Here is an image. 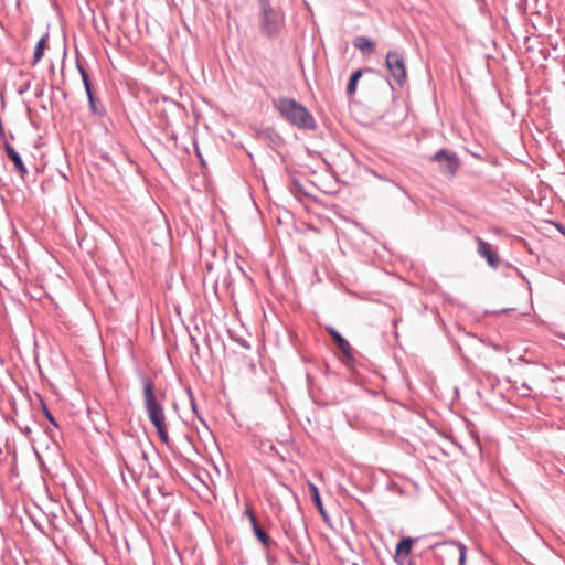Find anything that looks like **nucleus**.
Returning <instances> with one entry per match:
<instances>
[{
  "instance_id": "f257e3e1",
  "label": "nucleus",
  "mask_w": 565,
  "mask_h": 565,
  "mask_svg": "<svg viewBox=\"0 0 565 565\" xmlns=\"http://www.w3.org/2000/svg\"><path fill=\"white\" fill-rule=\"evenodd\" d=\"M141 381L143 385L142 393L145 398V408L148 418L156 428V431L161 443L169 446L170 437L168 426L166 423L164 411L161 402H159L154 393V383L147 375H142Z\"/></svg>"
},
{
  "instance_id": "412c9836",
  "label": "nucleus",
  "mask_w": 565,
  "mask_h": 565,
  "mask_svg": "<svg viewBox=\"0 0 565 565\" xmlns=\"http://www.w3.org/2000/svg\"><path fill=\"white\" fill-rule=\"evenodd\" d=\"M362 76V71L356 70L352 75L347 86V92L349 95H352L356 90V83Z\"/></svg>"
},
{
  "instance_id": "2f4dec72",
  "label": "nucleus",
  "mask_w": 565,
  "mask_h": 565,
  "mask_svg": "<svg viewBox=\"0 0 565 565\" xmlns=\"http://www.w3.org/2000/svg\"><path fill=\"white\" fill-rule=\"evenodd\" d=\"M42 94H43V89L41 88V89L36 93V96H38V97H40Z\"/></svg>"
},
{
  "instance_id": "f8f14e48",
  "label": "nucleus",
  "mask_w": 565,
  "mask_h": 565,
  "mask_svg": "<svg viewBox=\"0 0 565 565\" xmlns=\"http://www.w3.org/2000/svg\"><path fill=\"white\" fill-rule=\"evenodd\" d=\"M477 241L479 255L484 257L491 267H495L498 265L499 259L497 254L491 249L490 244L482 241L481 238H478Z\"/></svg>"
},
{
  "instance_id": "c756f323",
  "label": "nucleus",
  "mask_w": 565,
  "mask_h": 565,
  "mask_svg": "<svg viewBox=\"0 0 565 565\" xmlns=\"http://www.w3.org/2000/svg\"><path fill=\"white\" fill-rule=\"evenodd\" d=\"M52 89H54L55 92H61V93H62V96H63L64 98H66V93H65V92H63L60 87H57V86H52Z\"/></svg>"
},
{
  "instance_id": "6e6552de",
  "label": "nucleus",
  "mask_w": 565,
  "mask_h": 565,
  "mask_svg": "<svg viewBox=\"0 0 565 565\" xmlns=\"http://www.w3.org/2000/svg\"><path fill=\"white\" fill-rule=\"evenodd\" d=\"M244 514L248 518L253 533L263 547L269 550L271 545H275L268 533L259 525L255 513L250 509H246Z\"/></svg>"
},
{
  "instance_id": "aec40b11",
  "label": "nucleus",
  "mask_w": 565,
  "mask_h": 565,
  "mask_svg": "<svg viewBox=\"0 0 565 565\" xmlns=\"http://www.w3.org/2000/svg\"><path fill=\"white\" fill-rule=\"evenodd\" d=\"M412 545H413L412 539H409V537L403 539L396 546V554L403 555L405 557L408 556L412 551Z\"/></svg>"
},
{
  "instance_id": "a211bd4d",
  "label": "nucleus",
  "mask_w": 565,
  "mask_h": 565,
  "mask_svg": "<svg viewBox=\"0 0 565 565\" xmlns=\"http://www.w3.org/2000/svg\"><path fill=\"white\" fill-rule=\"evenodd\" d=\"M353 45L363 53L364 52L372 53V52H374V49H375L374 43L365 36L355 38L353 41Z\"/></svg>"
},
{
  "instance_id": "c85d7f7f",
  "label": "nucleus",
  "mask_w": 565,
  "mask_h": 565,
  "mask_svg": "<svg viewBox=\"0 0 565 565\" xmlns=\"http://www.w3.org/2000/svg\"><path fill=\"white\" fill-rule=\"evenodd\" d=\"M319 511H320V515H322V516H323L324 521H326V522H329V518H328V515L324 513V511H323V508H322V504H321V503H320Z\"/></svg>"
},
{
  "instance_id": "f3484780",
  "label": "nucleus",
  "mask_w": 565,
  "mask_h": 565,
  "mask_svg": "<svg viewBox=\"0 0 565 565\" xmlns=\"http://www.w3.org/2000/svg\"><path fill=\"white\" fill-rule=\"evenodd\" d=\"M76 68H77L78 73H79V75L82 77L83 85H84L86 94L95 92L93 83L90 81V77H89L87 71L85 70V67L83 66V64L79 61H76Z\"/></svg>"
},
{
  "instance_id": "1a4fd4ad",
  "label": "nucleus",
  "mask_w": 565,
  "mask_h": 565,
  "mask_svg": "<svg viewBox=\"0 0 565 565\" xmlns=\"http://www.w3.org/2000/svg\"><path fill=\"white\" fill-rule=\"evenodd\" d=\"M3 149L8 156V158L12 161L15 171L19 173V175L24 179L25 175L29 173V170L21 157V154L8 142H3Z\"/></svg>"
},
{
  "instance_id": "0eeeda50",
  "label": "nucleus",
  "mask_w": 565,
  "mask_h": 565,
  "mask_svg": "<svg viewBox=\"0 0 565 565\" xmlns=\"http://www.w3.org/2000/svg\"><path fill=\"white\" fill-rule=\"evenodd\" d=\"M292 190L297 195L309 199L311 202H318V185L307 178H295Z\"/></svg>"
},
{
  "instance_id": "f704fd0d",
  "label": "nucleus",
  "mask_w": 565,
  "mask_h": 565,
  "mask_svg": "<svg viewBox=\"0 0 565 565\" xmlns=\"http://www.w3.org/2000/svg\"><path fill=\"white\" fill-rule=\"evenodd\" d=\"M54 71H55V70H54V65L52 64V66H51V72H52V73H54Z\"/></svg>"
},
{
  "instance_id": "4468645a",
  "label": "nucleus",
  "mask_w": 565,
  "mask_h": 565,
  "mask_svg": "<svg viewBox=\"0 0 565 565\" xmlns=\"http://www.w3.org/2000/svg\"><path fill=\"white\" fill-rule=\"evenodd\" d=\"M330 333V335L332 337L334 343L337 344V347L339 348V350L345 355V356H351V352H352V348L350 345V343L344 339L342 338V335L335 331L333 328H328L327 329Z\"/></svg>"
},
{
  "instance_id": "dca6fc26",
  "label": "nucleus",
  "mask_w": 565,
  "mask_h": 565,
  "mask_svg": "<svg viewBox=\"0 0 565 565\" xmlns=\"http://www.w3.org/2000/svg\"><path fill=\"white\" fill-rule=\"evenodd\" d=\"M76 68H77L78 73H79V75L82 77L83 85H84L86 94L95 92L93 83L90 81V77H89L87 71L85 70V67L83 66V64L79 61H76Z\"/></svg>"
},
{
  "instance_id": "473e14b6",
  "label": "nucleus",
  "mask_w": 565,
  "mask_h": 565,
  "mask_svg": "<svg viewBox=\"0 0 565 565\" xmlns=\"http://www.w3.org/2000/svg\"><path fill=\"white\" fill-rule=\"evenodd\" d=\"M171 104H172L173 106L178 107V108L181 106V105H180V103L171 102Z\"/></svg>"
},
{
  "instance_id": "423d86ee",
  "label": "nucleus",
  "mask_w": 565,
  "mask_h": 565,
  "mask_svg": "<svg viewBox=\"0 0 565 565\" xmlns=\"http://www.w3.org/2000/svg\"><path fill=\"white\" fill-rule=\"evenodd\" d=\"M385 65L393 78L398 84H403L406 79V67L403 55L394 51L388 52L386 55Z\"/></svg>"
},
{
  "instance_id": "bb28decb",
  "label": "nucleus",
  "mask_w": 565,
  "mask_h": 565,
  "mask_svg": "<svg viewBox=\"0 0 565 565\" xmlns=\"http://www.w3.org/2000/svg\"><path fill=\"white\" fill-rule=\"evenodd\" d=\"M30 87H31V82H26V83H24V84L20 87V89H19V94H23V93L28 92V90L30 89Z\"/></svg>"
},
{
  "instance_id": "6ab92c4d",
  "label": "nucleus",
  "mask_w": 565,
  "mask_h": 565,
  "mask_svg": "<svg viewBox=\"0 0 565 565\" xmlns=\"http://www.w3.org/2000/svg\"><path fill=\"white\" fill-rule=\"evenodd\" d=\"M262 447L263 451L269 456H276L280 461H286V454L279 450L270 440L264 441Z\"/></svg>"
},
{
  "instance_id": "ddd939ff",
  "label": "nucleus",
  "mask_w": 565,
  "mask_h": 565,
  "mask_svg": "<svg viewBox=\"0 0 565 565\" xmlns=\"http://www.w3.org/2000/svg\"><path fill=\"white\" fill-rule=\"evenodd\" d=\"M437 547L443 548L446 553L451 554L452 556H457L460 565H465L466 547L463 545L446 542L437 545Z\"/></svg>"
},
{
  "instance_id": "b1692460",
  "label": "nucleus",
  "mask_w": 565,
  "mask_h": 565,
  "mask_svg": "<svg viewBox=\"0 0 565 565\" xmlns=\"http://www.w3.org/2000/svg\"><path fill=\"white\" fill-rule=\"evenodd\" d=\"M43 413L47 420L50 422V424H52L54 427L58 426L55 417L52 415V413L49 411L45 404H43Z\"/></svg>"
},
{
  "instance_id": "20e7f679",
  "label": "nucleus",
  "mask_w": 565,
  "mask_h": 565,
  "mask_svg": "<svg viewBox=\"0 0 565 565\" xmlns=\"http://www.w3.org/2000/svg\"><path fill=\"white\" fill-rule=\"evenodd\" d=\"M259 6L262 9V20L260 28L263 33L267 36H275L278 34L282 19L278 11H276L269 3L268 0H259Z\"/></svg>"
},
{
  "instance_id": "9d476101",
  "label": "nucleus",
  "mask_w": 565,
  "mask_h": 565,
  "mask_svg": "<svg viewBox=\"0 0 565 565\" xmlns=\"http://www.w3.org/2000/svg\"><path fill=\"white\" fill-rule=\"evenodd\" d=\"M88 108L93 116L104 118L107 116L106 108L102 100L96 96L95 92L86 94Z\"/></svg>"
},
{
  "instance_id": "5701e85b",
  "label": "nucleus",
  "mask_w": 565,
  "mask_h": 565,
  "mask_svg": "<svg viewBox=\"0 0 565 565\" xmlns=\"http://www.w3.org/2000/svg\"><path fill=\"white\" fill-rule=\"evenodd\" d=\"M309 491H310V498L316 508H318V484L315 482L309 481Z\"/></svg>"
},
{
  "instance_id": "cd10ccee",
  "label": "nucleus",
  "mask_w": 565,
  "mask_h": 565,
  "mask_svg": "<svg viewBox=\"0 0 565 565\" xmlns=\"http://www.w3.org/2000/svg\"><path fill=\"white\" fill-rule=\"evenodd\" d=\"M190 402H191V407H192V411L194 413H198V409H196V403H195V399L193 397V395L190 393Z\"/></svg>"
},
{
  "instance_id": "a878e982",
  "label": "nucleus",
  "mask_w": 565,
  "mask_h": 565,
  "mask_svg": "<svg viewBox=\"0 0 565 565\" xmlns=\"http://www.w3.org/2000/svg\"><path fill=\"white\" fill-rule=\"evenodd\" d=\"M292 441L291 436L288 434L278 440L280 447L285 448Z\"/></svg>"
},
{
  "instance_id": "c9c22d12",
  "label": "nucleus",
  "mask_w": 565,
  "mask_h": 565,
  "mask_svg": "<svg viewBox=\"0 0 565 565\" xmlns=\"http://www.w3.org/2000/svg\"><path fill=\"white\" fill-rule=\"evenodd\" d=\"M309 230L316 232V227H313V226H310Z\"/></svg>"
},
{
  "instance_id": "7c9ffc66",
  "label": "nucleus",
  "mask_w": 565,
  "mask_h": 565,
  "mask_svg": "<svg viewBox=\"0 0 565 565\" xmlns=\"http://www.w3.org/2000/svg\"><path fill=\"white\" fill-rule=\"evenodd\" d=\"M33 521V524L36 526V529L41 532H43V529L42 526L39 524V522H36L35 520H32Z\"/></svg>"
},
{
  "instance_id": "39448f33",
  "label": "nucleus",
  "mask_w": 565,
  "mask_h": 565,
  "mask_svg": "<svg viewBox=\"0 0 565 565\" xmlns=\"http://www.w3.org/2000/svg\"><path fill=\"white\" fill-rule=\"evenodd\" d=\"M431 160L438 163L439 170L449 177H455L457 170L459 169L460 161L456 153L439 150L433 157Z\"/></svg>"
},
{
  "instance_id": "9b49d317",
  "label": "nucleus",
  "mask_w": 565,
  "mask_h": 565,
  "mask_svg": "<svg viewBox=\"0 0 565 565\" xmlns=\"http://www.w3.org/2000/svg\"><path fill=\"white\" fill-rule=\"evenodd\" d=\"M298 551L300 555L303 557L305 565H318L315 548L309 541L306 543L299 542Z\"/></svg>"
},
{
  "instance_id": "f03ea898",
  "label": "nucleus",
  "mask_w": 565,
  "mask_h": 565,
  "mask_svg": "<svg viewBox=\"0 0 565 565\" xmlns=\"http://www.w3.org/2000/svg\"><path fill=\"white\" fill-rule=\"evenodd\" d=\"M275 108L291 125L299 129H315L316 122L312 115L305 106L292 98H279L274 102Z\"/></svg>"
},
{
  "instance_id": "2eb2a0df",
  "label": "nucleus",
  "mask_w": 565,
  "mask_h": 565,
  "mask_svg": "<svg viewBox=\"0 0 565 565\" xmlns=\"http://www.w3.org/2000/svg\"><path fill=\"white\" fill-rule=\"evenodd\" d=\"M49 40V32H46L35 44L34 51H33V61L32 65H35L41 61V58L44 55L45 49H46V42Z\"/></svg>"
},
{
  "instance_id": "e433bc0d",
  "label": "nucleus",
  "mask_w": 565,
  "mask_h": 565,
  "mask_svg": "<svg viewBox=\"0 0 565 565\" xmlns=\"http://www.w3.org/2000/svg\"><path fill=\"white\" fill-rule=\"evenodd\" d=\"M10 138L14 139V135L12 132H10Z\"/></svg>"
},
{
  "instance_id": "72a5a7b5",
  "label": "nucleus",
  "mask_w": 565,
  "mask_h": 565,
  "mask_svg": "<svg viewBox=\"0 0 565 565\" xmlns=\"http://www.w3.org/2000/svg\"><path fill=\"white\" fill-rule=\"evenodd\" d=\"M313 274H315L316 276L318 275V268H317V267H315V268H313Z\"/></svg>"
},
{
  "instance_id": "7ed1b4c3",
  "label": "nucleus",
  "mask_w": 565,
  "mask_h": 565,
  "mask_svg": "<svg viewBox=\"0 0 565 565\" xmlns=\"http://www.w3.org/2000/svg\"><path fill=\"white\" fill-rule=\"evenodd\" d=\"M120 458L124 468L131 475L135 480L137 475L142 473L143 467L148 461L147 452L142 448L139 440H135L128 445H125L120 452Z\"/></svg>"
},
{
  "instance_id": "4be33fe9",
  "label": "nucleus",
  "mask_w": 565,
  "mask_h": 565,
  "mask_svg": "<svg viewBox=\"0 0 565 565\" xmlns=\"http://www.w3.org/2000/svg\"><path fill=\"white\" fill-rule=\"evenodd\" d=\"M14 424H15V427L19 429V431L23 436H25L26 438L30 437V435L32 434V425H31V423L22 420V419H17L14 422Z\"/></svg>"
},
{
  "instance_id": "393cba45",
  "label": "nucleus",
  "mask_w": 565,
  "mask_h": 565,
  "mask_svg": "<svg viewBox=\"0 0 565 565\" xmlns=\"http://www.w3.org/2000/svg\"><path fill=\"white\" fill-rule=\"evenodd\" d=\"M307 380H308V391H309V394L311 395L313 403L317 404L318 402H317V399L313 396L312 377H311L310 374H307Z\"/></svg>"
}]
</instances>
